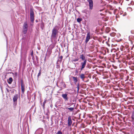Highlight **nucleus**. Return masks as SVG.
I'll list each match as a JSON object with an SVG mask.
<instances>
[{"instance_id":"obj_1","label":"nucleus","mask_w":134,"mask_h":134,"mask_svg":"<svg viewBox=\"0 0 134 134\" xmlns=\"http://www.w3.org/2000/svg\"><path fill=\"white\" fill-rule=\"evenodd\" d=\"M34 25V9L32 6H31L30 9V22H28L27 21H25L24 23L22 30V32L24 34H26L28 29L31 31H33L32 27Z\"/></svg>"},{"instance_id":"obj_2","label":"nucleus","mask_w":134,"mask_h":134,"mask_svg":"<svg viewBox=\"0 0 134 134\" xmlns=\"http://www.w3.org/2000/svg\"><path fill=\"white\" fill-rule=\"evenodd\" d=\"M7 117L6 113H1L0 114V134H8L6 131L3 128L2 123L4 122Z\"/></svg>"},{"instance_id":"obj_3","label":"nucleus","mask_w":134,"mask_h":134,"mask_svg":"<svg viewBox=\"0 0 134 134\" xmlns=\"http://www.w3.org/2000/svg\"><path fill=\"white\" fill-rule=\"evenodd\" d=\"M26 49H22L21 48L20 54L21 59H23V60H26Z\"/></svg>"},{"instance_id":"obj_4","label":"nucleus","mask_w":134,"mask_h":134,"mask_svg":"<svg viewBox=\"0 0 134 134\" xmlns=\"http://www.w3.org/2000/svg\"><path fill=\"white\" fill-rule=\"evenodd\" d=\"M18 97V94H16L14 95L13 98V104L15 106H16L17 105Z\"/></svg>"},{"instance_id":"obj_5","label":"nucleus","mask_w":134,"mask_h":134,"mask_svg":"<svg viewBox=\"0 0 134 134\" xmlns=\"http://www.w3.org/2000/svg\"><path fill=\"white\" fill-rule=\"evenodd\" d=\"M86 62L87 60H85L83 62H82L81 63V70H82L85 67Z\"/></svg>"},{"instance_id":"obj_6","label":"nucleus","mask_w":134,"mask_h":134,"mask_svg":"<svg viewBox=\"0 0 134 134\" xmlns=\"http://www.w3.org/2000/svg\"><path fill=\"white\" fill-rule=\"evenodd\" d=\"M88 2L89 3L90 9H92L93 7V2L92 0H87Z\"/></svg>"},{"instance_id":"obj_7","label":"nucleus","mask_w":134,"mask_h":134,"mask_svg":"<svg viewBox=\"0 0 134 134\" xmlns=\"http://www.w3.org/2000/svg\"><path fill=\"white\" fill-rule=\"evenodd\" d=\"M90 36L91 35L90 32H88L87 34V36L86 38V43H87L89 41V40L90 39Z\"/></svg>"},{"instance_id":"obj_8","label":"nucleus","mask_w":134,"mask_h":134,"mask_svg":"<svg viewBox=\"0 0 134 134\" xmlns=\"http://www.w3.org/2000/svg\"><path fill=\"white\" fill-rule=\"evenodd\" d=\"M57 33V30L54 28L52 30V36L54 37H55Z\"/></svg>"},{"instance_id":"obj_9","label":"nucleus","mask_w":134,"mask_h":134,"mask_svg":"<svg viewBox=\"0 0 134 134\" xmlns=\"http://www.w3.org/2000/svg\"><path fill=\"white\" fill-rule=\"evenodd\" d=\"M72 122L71 116H69L68 119V124L69 126H70L72 124Z\"/></svg>"},{"instance_id":"obj_10","label":"nucleus","mask_w":134,"mask_h":134,"mask_svg":"<svg viewBox=\"0 0 134 134\" xmlns=\"http://www.w3.org/2000/svg\"><path fill=\"white\" fill-rule=\"evenodd\" d=\"M31 91V93H30L29 94H27V98L28 99H29L30 97V99L32 98L33 99V95L34 94V93H32V91H31Z\"/></svg>"},{"instance_id":"obj_11","label":"nucleus","mask_w":134,"mask_h":134,"mask_svg":"<svg viewBox=\"0 0 134 134\" xmlns=\"http://www.w3.org/2000/svg\"><path fill=\"white\" fill-rule=\"evenodd\" d=\"M62 96L65 101L68 100V97H67V94H63L62 95Z\"/></svg>"},{"instance_id":"obj_12","label":"nucleus","mask_w":134,"mask_h":134,"mask_svg":"<svg viewBox=\"0 0 134 134\" xmlns=\"http://www.w3.org/2000/svg\"><path fill=\"white\" fill-rule=\"evenodd\" d=\"M13 81V79L12 77H10L7 80V81L8 83L10 84H11Z\"/></svg>"},{"instance_id":"obj_13","label":"nucleus","mask_w":134,"mask_h":134,"mask_svg":"<svg viewBox=\"0 0 134 134\" xmlns=\"http://www.w3.org/2000/svg\"><path fill=\"white\" fill-rule=\"evenodd\" d=\"M80 58L82 59V60H85L87 59L85 58V56L83 54H82L80 55Z\"/></svg>"},{"instance_id":"obj_14","label":"nucleus","mask_w":134,"mask_h":134,"mask_svg":"<svg viewBox=\"0 0 134 134\" xmlns=\"http://www.w3.org/2000/svg\"><path fill=\"white\" fill-rule=\"evenodd\" d=\"M21 89L25 88V85L24 83V81L21 79Z\"/></svg>"},{"instance_id":"obj_15","label":"nucleus","mask_w":134,"mask_h":134,"mask_svg":"<svg viewBox=\"0 0 134 134\" xmlns=\"http://www.w3.org/2000/svg\"><path fill=\"white\" fill-rule=\"evenodd\" d=\"M30 55L32 57V62L34 63V51L32 49H31L30 51Z\"/></svg>"},{"instance_id":"obj_16","label":"nucleus","mask_w":134,"mask_h":134,"mask_svg":"<svg viewBox=\"0 0 134 134\" xmlns=\"http://www.w3.org/2000/svg\"><path fill=\"white\" fill-rule=\"evenodd\" d=\"M80 76L81 79H82V80H83V79L85 78V74H81L80 75Z\"/></svg>"},{"instance_id":"obj_17","label":"nucleus","mask_w":134,"mask_h":134,"mask_svg":"<svg viewBox=\"0 0 134 134\" xmlns=\"http://www.w3.org/2000/svg\"><path fill=\"white\" fill-rule=\"evenodd\" d=\"M73 79L74 82L75 83H76L77 81V78L76 77H73Z\"/></svg>"},{"instance_id":"obj_18","label":"nucleus","mask_w":134,"mask_h":134,"mask_svg":"<svg viewBox=\"0 0 134 134\" xmlns=\"http://www.w3.org/2000/svg\"><path fill=\"white\" fill-rule=\"evenodd\" d=\"M33 108H34V105H32L31 108V109H30V110H29V111H28V112L29 113H30L31 112Z\"/></svg>"},{"instance_id":"obj_19","label":"nucleus","mask_w":134,"mask_h":134,"mask_svg":"<svg viewBox=\"0 0 134 134\" xmlns=\"http://www.w3.org/2000/svg\"><path fill=\"white\" fill-rule=\"evenodd\" d=\"M21 89V96H22L23 94H24V91H25V88H22Z\"/></svg>"},{"instance_id":"obj_20","label":"nucleus","mask_w":134,"mask_h":134,"mask_svg":"<svg viewBox=\"0 0 134 134\" xmlns=\"http://www.w3.org/2000/svg\"><path fill=\"white\" fill-rule=\"evenodd\" d=\"M12 87L13 88H15L16 86V83L15 82L14 83H13L12 85Z\"/></svg>"},{"instance_id":"obj_21","label":"nucleus","mask_w":134,"mask_h":134,"mask_svg":"<svg viewBox=\"0 0 134 134\" xmlns=\"http://www.w3.org/2000/svg\"><path fill=\"white\" fill-rule=\"evenodd\" d=\"M23 65H25L26 64V60H23Z\"/></svg>"},{"instance_id":"obj_22","label":"nucleus","mask_w":134,"mask_h":134,"mask_svg":"<svg viewBox=\"0 0 134 134\" xmlns=\"http://www.w3.org/2000/svg\"><path fill=\"white\" fill-rule=\"evenodd\" d=\"M82 20L79 18H78L77 19V21L79 23H80L81 21Z\"/></svg>"},{"instance_id":"obj_23","label":"nucleus","mask_w":134,"mask_h":134,"mask_svg":"<svg viewBox=\"0 0 134 134\" xmlns=\"http://www.w3.org/2000/svg\"><path fill=\"white\" fill-rule=\"evenodd\" d=\"M68 109L71 111H72L74 110V108H68Z\"/></svg>"},{"instance_id":"obj_24","label":"nucleus","mask_w":134,"mask_h":134,"mask_svg":"<svg viewBox=\"0 0 134 134\" xmlns=\"http://www.w3.org/2000/svg\"><path fill=\"white\" fill-rule=\"evenodd\" d=\"M57 134H62V133L61 131H59L57 132Z\"/></svg>"},{"instance_id":"obj_25","label":"nucleus","mask_w":134,"mask_h":134,"mask_svg":"<svg viewBox=\"0 0 134 134\" xmlns=\"http://www.w3.org/2000/svg\"><path fill=\"white\" fill-rule=\"evenodd\" d=\"M3 84L4 86H6L7 84L6 82L5 81H4V82L3 83Z\"/></svg>"},{"instance_id":"obj_26","label":"nucleus","mask_w":134,"mask_h":134,"mask_svg":"<svg viewBox=\"0 0 134 134\" xmlns=\"http://www.w3.org/2000/svg\"><path fill=\"white\" fill-rule=\"evenodd\" d=\"M6 90L8 92H9V91H11V90H9L7 88H6Z\"/></svg>"},{"instance_id":"obj_27","label":"nucleus","mask_w":134,"mask_h":134,"mask_svg":"<svg viewBox=\"0 0 134 134\" xmlns=\"http://www.w3.org/2000/svg\"><path fill=\"white\" fill-rule=\"evenodd\" d=\"M77 89V91H79V84H78L76 87Z\"/></svg>"},{"instance_id":"obj_28","label":"nucleus","mask_w":134,"mask_h":134,"mask_svg":"<svg viewBox=\"0 0 134 134\" xmlns=\"http://www.w3.org/2000/svg\"><path fill=\"white\" fill-rule=\"evenodd\" d=\"M131 118L133 120L134 119V114H132Z\"/></svg>"},{"instance_id":"obj_29","label":"nucleus","mask_w":134,"mask_h":134,"mask_svg":"<svg viewBox=\"0 0 134 134\" xmlns=\"http://www.w3.org/2000/svg\"><path fill=\"white\" fill-rule=\"evenodd\" d=\"M0 87L1 89V90H2V88H2V86L1 85V84H0Z\"/></svg>"},{"instance_id":"obj_30","label":"nucleus","mask_w":134,"mask_h":134,"mask_svg":"<svg viewBox=\"0 0 134 134\" xmlns=\"http://www.w3.org/2000/svg\"><path fill=\"white\" fill-rule=\"evenodd\" d=\"M32 74H33V73H32L31 74V77H32V81H33V82H34V80L33 79V77H32Z\"/></svg>"},{"instance_id":"obj_31","label":"nucleus","mask_w":134,"mask_h":134,"mask_svg":"<svg viewBox=\"0 0 134 134\" xmlns=\"http://www.w3.org/2000/svg\"><path fill=\"white\" fill-rule=\"evenodd\" d=\"M14 90H15V89H13V90L12 91L11 93H14Z\"/></svg>"},{"instance_id":"obj_32","label":"nucleus","mask_w":134,"mask_h":134,"mask_svg":"<svg viewBox=\"0 0 134 134\" xmlns=\"http://www.w3.org/2000/svg\"><path fill=\"white\" fill-rule=\"evenodd\" d=\"M8 88H10V89H12L13 88V87H12V86H9V87H8Z\"/></svg>"},{"instance_id":"obj_33","label":"nucleus","mask_w":134,"mask_h":134,"mask_svg":"<svg viewBox=\"0 0 134 134\" xmlns=\"http://www.w3.org/2000/svg\"><path fill=\"white\" fill-rule=\"evenodd\" d=\"M40 74H41V73L40 72H39L38 73V75H37L38 77Z\"/></svg>"},{"instance_id":"obj_34","label":"nucleus","mask_w":134,"mask_h":134,"mask_svg":"<svg viewBox=\"0 0 134 134\" xmlns=\"http://www.w3.org/2000/svg\"><path fill=\"white\" fill-rule=\"evenodd\" d=\"M4 35L5 36V37L6 38H7V36L5 34V33H4Z\"/></svg>"},{"instance_id":"obj_35","label":"nucleus","mask_w":134,"mask_h":134,"mask_svg":"<svg viewBox=\"0 0 134 134\" xmlns=\"http://www.w3.org/2000/svg\"><path fill=\"white\" fill-rule=\"evenodd\" d=\"M5 86L6 87H8H8H9V85H8V84H7V85H6V86Z\"/></svg>"},{"instance_id":"obj_36","label":"nucleus","mask_w":134,"mask_h":134,"mask_svg":"<svg viewBox=\"0 0 134 134\" xmlns=\"http://www.w3.org/2000/svg\"><path fill=\"white\" fill-rule=\"evenodd\" d=\"M62 58H63V57L62 56H61L60 57V58L61 59H62Z\"/></svg>"},{"instance_id":"obj_37","label":"nucleus","mask_w":134,"mask_h":134,"mask_svg":"<svg viewBox=\"0 0 134 134\" xmlns=\"http://www.w3.org/2000/svg\"><path fill=\"white\" fill-rule=\"evenodd\" d=\"M28 134H29V129H28Z\"/></svg>"},{"instance_id":"obj_38","label":"nucleus","mask_w":134,"mask_h":134,"mask_svg":"<svg viewBox=\"0 0 134 134\" xmlns=\"http://www.w3.org/2000/svg\"><path fill=\"white\" fill-rule=\"evenodd\" d=\"M29 118H30V120H31V115H30L29 116Z\"/></svg>"},{"instance_id":"obj_39","label":"nucleus","mask_w":134,"mask_h":134,"mask_svg":"<svg viewBox=\"0 0 134 134\" xmlns=\"http://www.w3.org/2000/svg\"><path fill=\"white\" fill-rule=\"evenodd\" d=\"M46 103V101H44V102H43V104H44L45 103Z\"/></svg>"},{"instance_id":"obj_40","label":"nucleus","mask_w":134,"mask_h":134,"mask_svg":"<svg viewBox=\"0 0 134 134\" xmlns=\"http://www.w3.org/2000/svg\"><path fill=\"white\" fill-rule=\"evenodd\" d=\"M32 72H34V69H33L32 70Z\"/></svg>"},{"instance_id":"obj_41","label":"nucleus","mask_w":134,"mask_h":134,"mask_svg":"<svg viewBox=\"0 0 134 134\" xmlns=\"http://www.w3.org/2000/svg\"><path fill=\"white\" fill-rule=\"evenodd\" d=\"M78 59H76L75 60V61H78Z\"/></svg>"},{"instance_id":"obj_42","label":"nucleus","mask_w":134,"mask_h":134,"mask_svg":"<svg viewBox=\"0 0 134 134\" xmlns=\"http://www.w3.org/2000/svg\"><path fill=\"white\" fill-rule=\"evenodd\" d=\"M6 76H7V75H5V78H6Z\"/></svg>"},{"instance_id":"obj_43","label":"nucleus","mask_w":134,"mask_h":134,"mask_svg":"<svg viewBox=\"0 0 134 134\" xmlns=\"http://www.w3.org/2000/svg\"><path fill=\"white\" fill-rule=\"evenodd\" d=\"M11 72H10L9 73H8H8H10V74H11Z\"/></svg>"},{"instance_id":"obj_44","label":"nucleus","mask_w":134,"mask_h":134,"mask_svg":"<svg viewBox=\"0 0 134 134\" xmlns=\"http://www.w3.org/2000/svg\"><path fill=\"white\" fill-rule=\"evenodd\" d=\"M108 29V30H109V28H107Z\"/></svg>"},{"instance_id":"obj_45","label":"nucleus","mask_w":134,"mask_h":134,"mask_svg":"<svg viewBox=\"0 0 134 134\" xmlns=\"http://www.w3.org/2000/svg\"><path fill=\"white\" fill-rule=\"evenodd\" d=\"M32 115H34V113H33V114H32Z\"/></svg>"},{"instance_id":"obj_46","label":"nucleus","mask_w":134,"mask_h":134,"mask_svg":"<svg viewBox=\"0 0 134 134\" xmlns=\"http://www.w3.org/2000/svg\"><path fill=\"white\" fill-rule=\"evenodd\" d=\"M25 7H26V4H25Z\"/></svg>"},{"instance_id":"obj_47","label":"nucleus","mask_w":134,"mask_h":134,"mask_svg":"<svg viewBox=\"0 0 134 134\" xmlns=\"http://www.w3.org/2000/svg\"><path fill=\"white\" fill-rule=\"evenodd\" d=\"M2 1H4V0H2Z\"/></svg>"},{"instance_id":"obj_48","label":"nucleus","mask_w":134,"mask_h":134,"mask_svg":"<svg viewBox=\"0 0 134 134\" xmlns=\"http://www.w3.org/2000/svg\"><path fill=\"white\" fill-rule=\"evenodd\" d=\"M28 91H27V93H28Z\"/></svg>"},{"instance_id":"obj_49","label":"nucleus","mask_w":134,"mask_h":134,"mask_svg":"<svg viewBox=\"0 0 134 134\" xmlns=\"http://www.w3.org/2000/svg\"><path fill=\"white\" fill-rule=\"evenodd\" d=\"M20 134H22V133H21Z\"/></svg>"}]
</instances>
